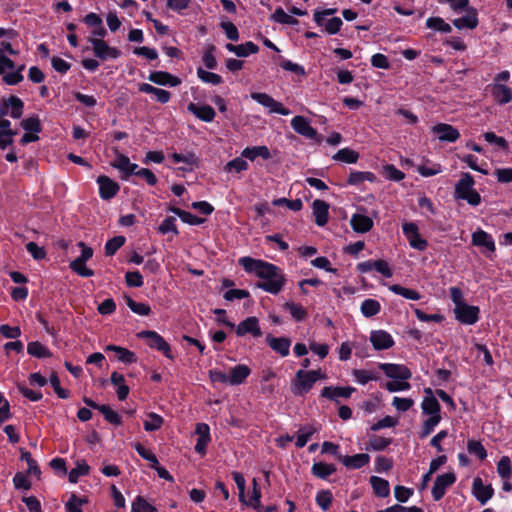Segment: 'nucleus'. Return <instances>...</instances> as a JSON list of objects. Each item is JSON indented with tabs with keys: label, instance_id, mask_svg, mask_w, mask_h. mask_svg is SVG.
<instances>
[{
	"label": "nucleus",
	"instance_id": "4",
	"mask_svg": "<svg viewBox=\"0 0 512 512\" xmlns=\"http://www.w3.org/2000/svg\"><path fill=\"white\" fill-rule=\"evenodd\" d=\"M24 103L17 96H10L0 101V117L10 115L14 119H19L23 114Z\"/></svg>",
	"mask_w": 512,
	"mask_h": 512
},
{
	"label": "nucleus",
	"instance_id": "47",
	"mask_svg": "<svg viewBox=\"0 0 512 512\" xmlns=\"http://www.w3.org/2000/svg\"><path fill=\"white\" fill-rule=\"evenodd\" d=\"M441 421V415L430 416L423 424L419 433L421 439L426 438Z\"/></svg>",
	"mask_w": 512,
	"mask_h": 512
},
{
	"label": "nucleus",
	"instance_id": "41",
	"mask_svg": "<svg viewBox=\"0 0 512 512\" xmlns=\"http://www.w3.org/2000/svg\"><path fill=\"white\" fill-rule=\"evenodd\" d=\"M89 465L84 461H77L76 467L69 472V481L71 483H77L80 476L87 475L89 473Z\"/></svg>",
	"mask_w": 512,
	"mask_h": 512
},
{
	"label": "nucleus",
	"instance_id": "23",
	"mask_svg": "<svg viewBox=\"0 0 512 512\" xmlns=\"http://www.w3.org/2000/svg\"><path fill=\"white\" fill-rule=\"evenodd\" d=\"M355 391L353 387H332L326 386L321 391V396L333 401H337L339 397L349 398Z\"/></svg>",
	"mask_w": 512,
	"mask_h": 512
},
{
	"label": "nucleus",
	"instance_id": "35",
	"mask_svg": "<svg viewBox=\"0 0 512 512\" xmlns=\"http://www.w3.org/2000/svg\"><path fill=\"white\" fill-rule=\"evenodd\" d=\"M333 160L344 163H356L359 159V153L350 148L340 149L333 157Z\"/></svg>",
	"mask_w": 512,
	"mask_h": 512
},
{
	"label": "nucleus",
	"instance_id": "1",
	"mask_svg": "<svg viewBox=\"0 0 512 512\" xmlns=\"http://www.w3.org/2000/svg\"><path fill=\"white\" fill-rule=\"evenodd\" d=\"M239 265L246 272L255 273L261 278L262 281L257 282L256 287L266 292L278 294L285 284L282 270L274 264L246 256L239 259Z\"/></svg>",
	"mask_w": 512,
	"mask_h": 512
},
{
	"label": "nucleus",
	"instance_id": "46",
	"mask_svg": "<svg viewBox=\"0 0 512 512\" xmlns=\"http://www.w3.org/2000/svg\"><path fill=\"white\" fill-rule=\"evenodd\" d=\"M497 472H498L499 476L504 480H508L511 478L512 468H511V461L508 456H503L498 461Z\"/></svg>",
	"mask_w": 512,
	"mask_h": 512
},
{
	"label": "nucleus",
	"instance_id": "32",
	"mask_svg": "<svg viewBox=\"0 0 512 512\" xmlns=\"http://www.w3.org/2000/svg\"><path fill=\"white\" fill-rule=\"evenodd\" d=\"M370 483L374 493L381 498H385L390 493L389 482L377 476L370 477Z\"/></svg>",
	"mask_w": 512,
	"mask_h": 512
},
{
	"label": "nucleus",
	"instance_id": "48",
	"mask_svg": "<svg viewBox=\"0 0 512 512\" xmlns=\"http://www.w3.org/2000/svg\"><path fill=\"white\" fill-rule=\"evenodd\" d=\"M284 308L288 310L296 321H302L307 317L306 310L299 304L286 302Z\"/></svg>",
	"mask_w": 512,
	"mask_h": 512
},
{
	"label": "nucleus",
	"instance_id": "54",
	"mask_svg": "<svg viewBox=\"0 0 512 512\" xmlns=\"http://www.w3.org/2000/svg\"><path fill=\"white\" fill-rule=\"evenodd\" d=\"M332 493L329 490H321L316 496V502L323 511H327L332 503Z\"/></svg>",
	"mask_w": 512,
	"mask_h": 512
},
{
	"label": "nucleus",
	"instance_id": "11",
	"mask_svg": "<svg viewBox=\"0 0 512 512\" xmlns=\"http://www.w3.org/2000/svg\"><path fill=\"white\" fill-rule=\"evenodd\" d=\"M237 336H244L251 334L253 337L258 338L262 336V330L259 326V320L255 316H251L240 322L237 327L234 328Z\"/></svg>",
	"mask_w": 512,
	"mask_h": 512
},
{
	"label": "nucleus",
	"instance_id": "34",
	"mask_svg": "<svg viewBox=\"0 0 512 512\" xmlns=\"http://www.w3.org/2000/svg\"><path fill=\"white\" fill-rule=\"evenodd\" d=\"M27 353L36 358H47L52 355L50 350L39 341L29 342L27 345Z\"/></svg>",
	"mask_w": 512,
	"mask_h": 512
},
{
	"label": "nucleus",
	"instance_id": "28",
	"mask_svg": "<svg viewBox=\"0 0 512 512\" xmlns=\"http://www.w3.org/2000/svg\"><path fill=\"white\" fill-rule=\"evenodd\" d=\"M453 25L458 29L468 28L474 29L478 25L477 11L476 9H468L466 15L453 20Z\"/></svg>",
	"mask_w": 512,
	"mask_h": 512
},
{
	"label": "nucleus",
	"instance_id": "26",
	"mask_svg": "<svg viewBox=\"0 0 512 512\" xmlns=\"http://www.w3.org/2000/svg\"><path fill=\"white\" fill-rule=\"evenodd\" d=\"M188 111L205 122H212L216 115L215 110L209 105L199 106L197 104L190 103L188 105Z\"/></svg>",
	"mask_w": 512,
	"mask_h": 512
},
{
	"label": "nucleus",
	"instance_id": "13",
	"mask_svg": "<svg viewBox=\"0 0 512 512\" xmlns=\"http://www.w3.org/2000/svg\"><path fill=\"white\" fill-rule=\"evenodd\" d=\"M291 126L295 132L298 134L308 138V139H317L318 141V133L316 129H314L308 120L303 116H295L291 120Z\"/></svg>",
	"mask_w": 512,
	"mask_h": 512
},
{
	"label": "nucleus",
	"instance_id": "24",
	"mask_svg": "<svg viewBox=\"0 0 512 512\" xmlns=\"http://www.w3.org/2000/svg\"><path fill=\"white\" fill-rule=\"evenodd\" d=\"M472 244L478 247H485L488 251H495V242L490 234L478 229L472 234Z\"/></svg>",
	"mask_w": 512,
	"mask_h": 512
},
{
	"label": "nucleus",
	"instance_id": "53",
	"mask_svg": "<svg viewBox=\"0 0 512 512\" xmlns=\"http://www.w3.org/2000/svg\"><path fill=\"white\" fill-rule=\"evenodd\" d=\"M21 460H25L28 465V474L39 476L41 471L37 465V462L32 458L30 452L21 449Z\"/></svg>",
	"mask_w": 512,
	"mask_h": 512
},
{
	"label": "nucleus",
	"instance_id": "8",
	"mask_svg": "<svg viewBox=\"0 0 512 512\" xmlns=\"http://www.w3.org/2000/svg\"><path fill=\"white\" fill-rule=\"evenodd\" d=\"M379 368L387 377L392 379L408 380L412 376L410 369L402 364L381 363Z\"/></svg>",
	"mask_w": 512,
	"mask_h": 512
},
{
	"label": "nucleus",
	"instance_id": "61",
	"mask_svg": "<svg viewBox=\"0 0 512 512\" xmlns=\"http://www.w3.org/2000/svg\"><path fill=\"white\" fill-rule=\"evenodd\" d=\"M391 442L392 440L390 438L372 436L369 440V445L375 451H383L391 444Z\"/></svg>",
	"mask_w": 512,
	"mask_h": 512
},
{
	"label": "nucleus",
	"instance_id": "20",
	"mask_svg": "<svg viewBox=\"0 0 512 512\" xmlns=\"http://www.w3.org/2000/svg\"><path fill=\"white\" fill-rule=\"evenodd\" d=\"M196 434L198 435L195 451L199 454H204L206 447L210 442V428L205 423H198L196 425Z\"/></svg>",
	"mask_w": 512,
	"mask_h": 512
},
{
	"label": "nucleus",
	"instance_id": "33",
	"mask_svg": "<svg viewBox=\"0 0 512 512\" xmlns=\"http://www.w3.org/2000/svg\"><path fill=\"white\" fill-rule=\"evenodd\" d=\"M335 471L336 467L333 464H327L324 462H316L311 468L312 474L320 479H327Z\"/></svg>",
	"mask_w": 512,
	"mask_h": 512
},
{
	"label": "nucleus",
	"instance_id": "6",
	"mask_svg": "<svg viewBox=\"0 0 512 512\" xmlns=\"http://www.w3.org/2000/svg\"><path fill=\"white\" fill-rule=\"evenodd\" d=\"M89 42L93 45L94 55L101 60L108 58L116 59L120 56L121 52L117 48L110 47L104 40L99 38H90Z\"/></svg>",
	"mask_w": 512,
	"mask_h": 512
},
{
	"label": "nucleus",
	"instance_id": "10",
	"mask_svg": "<svg viewBox=\"0 0 512 512\" xmlns=\"http://www.w3.org/2000/svg\"><path fill=\"white\" fill-rule=\"evenodd\" d=\"M454 313L457 320L467 325H472L479 319V308L466 303L454 308Z\"/></svg>",
	"mask_w": 512,
	"mask_h": 512
},
{
	"label": "nucleus",
	"instance_id": "58",
	"mask_svg": "<svg viewBox=\"0 0 512 512\" xmlns=\"http://www.w3.org/2000/svg\"><path fill=\"white\" fill-rule=\"evenodd\" d=\"M134 448L143 459L150 462L151 468L156 467V464H158V459L151 451L147 450L140 443H135Z\"/></svg>",
	"mask_w": 512,
	"mask_h": 512
},
{
	"label": "nucleus",
	"instance_id": "31",
	"mask_svg": "<svg viewBox=\"0 0 512 512\" xmlns=\"http://www.w3.org/2000/svg\"><path fill=\"white\" fill-rule=\"evenodd\" d=\"M251 370L248 366L239 364L231 369V375L229 376L230 385H239L245 381L250 375Z\"/></svg>",
	"mask_w": 512,
	"mask_h": 512
},
{
	"label": "nucleus",
	"instance_id": "12",
	"mask_svg": "<svg viewBox=\"0 0 512 512\" xmlns=\"http://www.w3.org/2000/svg\"><path fill=\"white\" fill-rule=\"evenodd\" d=\"M432 132L441 142H456L460 138L459 131L450 124L439 123L432 127Z\"/></svg>",
	"mask_w": 512,
	"mask_h": 512
},
{
	"label": "nucleus",
	"instance_id": "39",
	"mask_svg": "<svg viewBox=\"0 0 512 512\" xmlns=\"http://www.w3.org/2000/svg\"><path fill=\"white\" fill-rule=\"evenodd\" d=\"M271 20L280 24L297 25L299 21L291 15H288L283 8H276L275 12L271 15Z\"/></svg>",
	"mask_w": 512,
	"mask_h": 512
},
{
	"label": "nucleus",
	"instance_id": "50",
	"mask_svg": "<svg viewBox=\"0 0 512 512\" xmlns=\"http://www.w3.org/2000/svg\"><path fill=\"white\" fill-rule=\"evenodd\" d=\"M21 126L23 127L24 130H26L28 132H33L35 134L41 132V130H42L41 123H40L38 116H32V117H28V118L22 120Z\"/></svg>",
	"mask_w": 512,
	"mask_h": 512
},
{
	"label": "nucleus",
	"instance_id": "55",
	"mask_svg": "<svg viewBox=\"0 0 512 512\" xmlns=\"http://www.w3.org/2000/svg\"><path fill=\"white\" fill-rule=\"evenodd\" d=\"M467 449L470 454L476 455L481 460L487 457L486 449L479 441L469 440L467 443Z\"/></svg>",
	"mask_w": 512,
	"mask_h": 512
},
{
	"label": "nucleus",
	"instance_id": "56",
	"mask_svg": "<svg viewBox=\"0 0 512 512\" xmlns=\"http://www.w3.org/2000/svg\"><path fill=\"white\" fill-rule=\"evenodd\" d=\"M259 51V47L251 41L244 44L237 45L236 56L247 57L250 54H255Z\"/></svg>",
	"mask_w": 512,
	"mask_h": 512
},
{
	"label": "nucleus",
	"instance_id": "45",
	"mask_svg": "<svg viewBox=\"0 0 512 512\" xmlns=\"http://www.w3.org/2000/svg\"><path fill=\"white\" fill-rule=\"evenodd\" d=\"M390 290L406 299L419 300L421 298L420 294L416 290L405 288L398 284L391 285Z\"/></svg>",
	"mask_w": 512,
	"mask_h": 512
},
{
	"label": "nucleus",
	"instance_id": "9",
	"mask_svg": "<svg viewBox=\"0 0 512 512\" xmlns=\"http://www.w3.org/2000/svg\"><path fill=\"white\" fill-rule=\"evenodd\" d=\"M314 383V379L310 377L309 373L301 369L296 372L291 390L294 395H303L311 390Z\"/></svg>",
	"mask_w": 512,
	"mask_h": 512
},
{
	"label": "nucleus",
	"instance_id": "2",
	"mask_svg": "<svg viewBox=\"0 0 512 512\" xmlns=\"http://www.w3.org/2000/svg\"><path fill=\"white\" fill-rule=\"evenodd\" d=\"M475 181L469 173H463L455 185L454 197L465 200L471 206L481 203L480 194L474 189Z\"/></svg>",
	"mask_w": 512,
	"mask_h": 512
},
{
	"label": "nucleus",
	"instance_id": "43",
	"mask_svg": "<svg viewBox=\"0 0 512 512\" xmlns=\"http://www.w3.org/2000/svg\"><path fill=\"white\" fill-rule=\"evenodd\" d=\"M148 419L144 421V429L148 432L159 430L164 422V419L154 413L150 412L147 414Z\"/></svg>",
	"mask_w": 512,
	"mask_h": 512
},
{
	"label": "nucleus",
	"instance_id": "38",
	"mask_svg": "<svg viewBox=\"0 0 512 512\" xmlns=\"http://www.w3.org/2000/svg\"><path fill=\"white\" fill-rule=\"evenodd\" d=\"M375 179L376 176L372 172L352 171L349 174L347 183L349 185H359L363 181L373 182Z\"/></svg>",
	"mask_w": 512,
	"mask_h": 512
},
{
	"label": "nucleus",
	"instance_id": "40",
	"mask_svg": "<svg viewBox=\"0 0 512 512\" xmlns=\"http://www.w3.org/2000/svg\"><path fill=\"white\" fill-rule=\"evenodd\" d=\"M426 26L429 29L440 31L443 33H450L452 27L446 23L441 17H430L426 20Z\"/></svg>",
	"mask_w": 512,
	"mask_h": 512
},
{
	"label": "nucleus",
	"instance_id": "21",
	"mask_svg": "<svg viewBox=\"0 0 512 512\" xmlns=\"http://www.w3.org/2000/svg\"><path fill=\"white\" fill-rule=\"evenodd\" d=\"M352 229L357 233L369 232L373 227V220L363 214L355 213L350 219Z\"/></svg>",
	"mask_w": 512,
	"mask_h": 512
},
{
	"label": "nucleus",
	"instance_id": "42",
	"mask_svg": "<svg viewBox=\"0 0 512 512\" xmlns=\"http://www.w3.org/2000/svg\"><path fill=\"white\" fill-rule=\"evenodd\" d=\"M126 304L136 314L147 316L151 312V308L148 304L136 302L130 296H125Z\"/></svg>",
	"mask_w": 512,
	"mask_h": 512
},
{
	"label": "nucleus",
	"instance_id": "37",
	"mask_svg": "<svg viewBox=\"0 0 512 512\" xmlns=\"http://www.w3.org/2000/svg\"><path fill=\"white\" fill-rule=\"evenodd\" d=\"M493 95L500 104L508 103L512 99L511 89L503 84L494 85Z\"/></svg>",
	"mask_w": 512,
	"mask_h": 512
},
{
	"label": "nucleus",
	"instance_id": "18",
	"mask_svg": "<svg viewBox=\"0 0 512 512\" xmlns=\"http://www.w3.org/2000/svg\"><path fill=\"white\" fill-rule=\"evenodd\" d=\"M266 342L269 347L278 353L282 357H286L289 355V348L291 345V341L286 337H274L271 334L266 336Z\"/></svg>",
	"mask_w": 512,
	"mask_h": 512
},
{
	"label": "nucleus",
	"instance_id": "60",
	"mask_svg": "<svg viewBox=\"0 0 512 512\" xmlns=\"http://www.w3.org/2000/svg\"><path fill=\"white\" fill-rule=\"evenodd\" d=\"M171 158L175 163L183 162L187 165L194 166L198 163V158L194 153H186V154H179V153H173L171 155Z\"/></svg>",
	"mask_w": 512,
	"mask_h": 512
},
{
	"label": "nucleus",
	"instance_id": "44",
	"mask_svg": "<svg viewBox=\"0 0 512 512\" xmlns=\"http://www.w3.org/2000/svg\"><path fill=\"white\" fill-rule=\"evenodd\" d=\"M125 237L122 235L115 236L108 240L105 244V255L112 256L114 255L118 249H120L125 244Z\"/></svg>",
	"mask_w": 512,
	"mask_h": 512
},
{
	"label": "nucleus",
	"instance_id": "63",
	"mask_svg": "<svg viewBox=\"0 0 512 512\" xmlns=\"http://www.w3.org/2000/svg\"><path fill=\"white\" fill-rule=\"evenodd\" d=\"M84 502H86L85 499L79 498L75 494H72L70 499L65 504L66 512H83L81 505Z\"/></svg>",
	"mask_w": 512,
	"mask_h": 512
},
{
	"label": "nucleus",
	"instance_id": "64",
	"mask_svg": "<svg viewBox=\"0 0 512 512\" xmlns=\"http://www.w3.org/2000/svg\"><path fill=\"white\" fill-rule=\"evenodd\" d=\"M125 281L129 287H141L143 285V277L138 271H128L125 274Z\"/></svg>",
	"mask_w": 512,
	"mask_h": 512
},
{
	"label": "nucleus",
	"instance_id": "30",
	"mask_svg": "<svg viewBox=\"0 0 512 512\" xmlns=\"http://www.w3.org/2000/svg\"><path fill=\"white\" fill-rule=\"evenodd\" d=\"M241 156L247 158L251 161L255 160L257 157H262L265 160L271 158V153L266 146H254L245 148Z\"/></svg>",
	"mask_w": 512,
	"mask_h": 512
},
{
	"label": "nucleus",
	"instance_id": "25",
	"mask_svg": "<svg viewBox=\"0 0 512 512\" xmlns=\"http://www.w3.org/2000/svg\"><path fill=\"white\" fill-rule=\"evenodd\" d=\"M148 80L158 85L177 86L181 83L178 77L164 71L151 72L148 76Z\"/></svg>",
	"mask_w": 512,
	"mask_h": 512
},
{
	"label": "nucleus",
	"instance_id": "19",
	"mask_svg": "<svg viewBox=\"0 0 512 512\" xmlns=\"http://www.w3.org/2000/svg\"><path fill=\"white\" fill-rule=\"evenodd\" d=\"M337 459L348 469H359L370 461V456L366 453H359L353 456L337 455Z\"/></svg>",
	"mask_w": 512,
	"mask_h": 512
},
{
	"label": "nucleus",
	"instance_id": "3",
	"mask_svg": "<svg viewBox=\"0 0 512 512\" xmlns=\"http://www.w3.org/2000/svg\"><path fill=\"white\" fill-rule=\"evenodd\" d=\"M136 336L141 339H146L147 345L150 348L162 352L167 358H174L170 345L157 332L151 330H143L138 332Z\"/></svg>",
	"mask_w": 512,
	"mask_h": 512
},
{
	"label": "nucleus",
	"instance_id": "49",
	"mask_svg": "<svg viewBox=\"0 0 512 512\" xmlns=\"http://www.w3.org/2000/svg\"><path fill=\"white\" fill-rule=\"evenodd\" d=\"M198 77L205 83L219 85L222 83V77L216 73L206 71L202 68L197 69Z\"/></svg>",
	"mask_w": 512,
	"mask_h": 512
},
{
	"label": "nucleus",
	"instance_id": "27",
	"mask_svg": "<svg viewBox=\"0 0 512 512\" xmlns=\"http://www.w3.org/2000/svg\"><path fill=\"white\" fill-rule=\"evenodd\" d=\"M425 392L430 396L425 397L422 401L421 408L423 413L430 416L440 415L441 407L438 400L432 396V390L427 388Z\"/></svg>",
	"mask_w": 512,
	"mask_h": 512
},
{
	"label": "nucleus",
	"instance_id": "16",
	"mask_svg": "<svg viewBox=\"0 0 512 512\" xmlns=\"http://www.w3.org/2000/svg\"><path fill=\"white\" fill-rule=\"evenodd\" d=\"M472 494L475 498L484 505L494 495V489L491 485H484L480 477H476L472 484Z\"/></svg>",
	"mask_w": 512,
	"mask_h": 512
},
{
	"label": "nucleus",
	"instance_id": "7",
	"mask_svg": "<svg viewBox=\"0 0 512 512\" xmlns=\"http://www.w3.org/2000/svg\"><path fill=\"white\" fill-rule=\"evenodd\" d=\"M456 475L453 472L444 473L436 477L432 487V497L435 501H439L445 495L446 489L454 484Z\"/></svg>",
	"mask_w": 512,
	"mask_h": 512
},
{
	"label": "nucleus",
	"instance_id": "52",
	"mask_svg": "<svg viewBox=\"0 0 512 512\" xmlns=\"http://www.w3.org/2000/svg\"><path fill=\"white\" fill-rule=\"evenodd\" d=\"M244 157H237L231 161H229L226 166H225V170L227 172H236V173H240L242 171H245L248 169V163L243 159Z\"/></svg>",
	"mask_w": 512,
	"mask_h": 512
},
{
	"label": "nucleus",
	"instance_id": "5",
	"mask_svg": "<svg viewBox=\"0 0 512 512\" xmlns=\"http://www.w3.org/2000/svg\"><path fill=\"white\" fill-rule=\"evenodd\" d=\"M251 98L269 109L270 113H278L280 115H289L290 111L283 107V105L274 100L270 95L261 92L251 93Z\"/></svg>",
	"mask_w": 512,
	"mask_h": 512
},
{
	"label": "nucleus",
	"instance_id": "29",
	"mask_svg": "<svg viewBox=\"0 0 512 512\" xmlns=\"http://www.w3.org/2000/svg\"><path fill=\"white\" fill-rule=\"evenodd\" d=\"M105 350L115 352L118 360L125 364H131L137 361L135 353L124 347L110 344L106 346Z\"/></svg>",
	"mask_w": 512,
	"mask_h": 512
},
{
	"label": "nucleus",
	"instance_id": "22",
	"mask_svg": "<svg viewBox=\"0 0 512 512\" xmlns=\"http://www.w3.org/2000/svg\"><path fill=\"white\" fill-rule=\"evenodd\" d=\"M313 215L315 216V223L318 226H324L328 222L329 205L323 200H314L312 204Z\"/></svg>",
	"mask_w": 512,
	"mask_h": 512
},
{
	"label": "nucleus",
	"instance_id": "36",
	"mask_svg": "<svg viewBox=\"0 0 512 512\" xmlns=\"http://www.w3.org/2000/svg\"><path fill=\"white\" fill-rule=\"evenodd\" d=\"M361 313L367 317H373L377 315L381 310L380 303L375 299H366L361 304Z\"/></svg>",
	"mask_w": 512,
	"mask_h": 512
},
{
	"label": "nucleus",
	"instance_id": "57",
	"mask_svg": "<svg viewBox=\"0 0 512 512\" xmlns=\"http://www.w3.org/2000/svg\"><path fill=\"white\" fill-rule=\"evenodd\" d=\"M315 429L313 427H303L300 428L299 434L296 440V446L299 448L304 447L307 442L310 440L312 435L315 433Z\"/></svg>",
	"mask_w": 512,
	"mask_h": 512
},
{
	"label": "nucleus",
	"instance_id": "14",
	"mask_svg": "<svg viewBox=\"0 0 512 512\" xmlns=\"http://www.w3.org/2000/svg\"><path fill=\"white\" fill-rule=\"evenodd\" d=\"M83 402L90 408L100 411L105 420L113 425L121 424V417L117 412L112 410L108 405L98 404L88 397L83 398Z\"/></svg>",
	"mask_w": 512,
	"mask_h": 512
},
{
	"label": "nucleus",
	"instance_id": "59",
	"mask_svg": "<svg viewBox=\"0 0 512 512\" xmlns=\"http://www.w3.org/2000/svg\"><path fill=\"white\" fill-rule=\"evenodd\" d=\"M272 204L274 206H286L293 211H299L302 209L303 206L302 201L300 199L289 200L286 198L275 199L273 200Z\"/></svg>",
	"mask_w": 512,
	"mask_h": 512
},
{
	"label": "nucleus",
	"instance_id": "62",
	"mask_svg": "<svg viewBox=\"0 0 512 512\" xmlns=\"http://www.w3.org/2000/svg\"><path fill=\"white\" fill-rule=\"evenodd\" d=\"M176 218L175 217H167L166 219H164L162 221V223L159 225V232L162 233V234H166V233H169V232H172L174 233L175 235H177L179 233L177 227H176Z\"/></svg>",
	"mask_w": 512,
	"mask_h": 512
},
{
	"label": "nucleus",
	"instance_id": "17",
	"mask_svg": "<svg viewBox=\"0 0 512 512\" xmlns=\"http://www.w3.org/2000/svg\"><path fill=\"white\" fill-rule=\"evenodd\" d=\"M370 342L375 350H386L394 345L392 336L384 330L372 331Z\"/></svg>",
	"mask_w": 512,
	"mask_h": 512
},
{
	"label": "nucleus",
	"instance_id": "51",
	"mask_svg": "<svg viewBox=\"0 0 512 512\" xmlns=\"http://www.w3.org/2000/svg\"><path fill=\"white\" fill-rule=\"evenodd\" d=\"M156 509L143 497L137 496L132 503L131 512H155Z\"/></svg>",
	"mask_w": 512,
	"mask_h": 512
},
{
	"label": "nucleus",
	"instance_id": "15",
	"mask_svg": "<svg viewBox=\"0 0 512 512\" xmlns=\"http://www.w3.org/2000/svg\"><path fill=\"white\" fill-rule=\"evenodd\" d=\"M97 183L99 184L100 197L104 200H110L113 198L120 189V186L117 182L113 181L105 175L99 176Z\"/></svg>",
	"mask_w": 512,
	"mask_h": 512
}]
</instances>
